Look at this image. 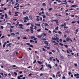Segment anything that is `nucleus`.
I'll return each mask as SVG.
<instances>
[{"label": "nucleus", "instance_id": "1", "mask_svg": "<svg viewBox=\"0 0 79 79\" xmlns=\"http://www.w3.org/2000/svg\"><path fill=\"white\" fill-rule=\"evenodd\" d=\"M66 26V23H64L63 24H61L60 25V27H64V28L65 29H68V27Z\"/></svg>", "mask_w": 79, "mask_h": 79}, {"label": "nucleus", "instance_id": "2", "mask_svg": "<svg viewBox=\"0 0 79 79\" xmlns=\"http://www.w3.org/2000/svg\"><path fill=\"white\" fill-rule=\"evenodd\" d=\"M74 76H75V77H76V79H78L79 78V74L77 73L74 74Z\"/></svg>", "mask_w": 79, "mask_h": 79}, {"label": "nucleus", "instance_id": "3", "mask_svg": "<svg viewBox=\"0 0 79 79\" xmlns=\"http://www.w3.org/2000/svg\"><path fill=\"white\" fill-rule=\"evenodd\" d=\"M46 64L47 67H49V69H52V66H51L50 64H48L47 63H46Z\"/></svg>", "mask_w": 79, "mask_h": 79}, {"label": "nucleus", "instance_id": "4", "mask_svg": "<svg viewBox=\"0 0 79 79\" xmlns=\"http://www.w3.org/2000/svg\"><path fill=\"white\" fill-rule=\"evenodd\" d=\"M66 41H67V42H68L69 40L70 42H73V40H71V39L68 37L66 38Z\"/></svg>", "mask_w": 79, "mask_h": 79}, {"label": "nucleus", "instance_id": "5", "mask_svg": "<svg viewBox=\"0 0 79 79\" xmlns=\"http://www.w3.org/2000/svg\"><path fill=\"white\" fill-rule=\"evenodd\" d=\"M26 45H28V46H29L30 47H31V48H33V45H31V44L29 43H26Z\"/></svg>", "mask_w": 79, "mask_h": 79}, {"label": "nucleus", "instance_id": "6", "mask_svg": "<svg viewBox=\"0 0 79 79\" xmlns=\"http://www.w3.org/2000/svg\"><path fill=\"white\" fill-rule=\"evenodd\" d=\"M19 26H20V27H19L20 28H22L21 29H24V28H23V25L22 24H19Z\"/></svg>", "mask_w": 79, "mask_h": 79}, {"label": "nucleus", "instance_id": "7", "mask_svg": "<svg viewBox=\"0 0 79 79\" xmlns=\"http://www.w3.org/2000/svg\"><path fill=\"white\" fill-rule=\"evenodd\" d=\"M42 36H43V35H42V34H41V35L37 36V37L38 38H39V39H41V38L42 37Z\"/></svg>", "mask_w": 79, "mask_h": 79}, {"label": "nucleus", "instance_id": "8", "mask_svg": "<svg viewBox=\"0 0 79 79\" xmlns=\"http://www.w3.org/2000/svg\"><path fill=\"white\" fill-rule=\"evenodd\" d=\"M14 8H16V10H19V6H15L14 7Z\"/></svg>", "mask_w": 79, "mask_h": 79}, {"label": "nucleus", "instance_id": "9", "mask_svg": "<svg viewBox=\"0 0 79 79\" xmlns=\"http://www.w3.org/2000/svg\"><path fill=\"white\" fill-rule=\"evenodd\" d=\"M5 18H8V15L7 14H6V13L5 14Z\"/></svg>", "mask_w": 79, "mask_h": 79}, {"label": "nucleus", "instance_id": "10", "mask_svg": "<svg viewBox=\"0 0 79 79\" xmlns=\"http://www.w3.org/2000/svg\"><path fill=\"white\" fill-rule=\"evenodd\" d=\"M78 31H79V30L77 29L75 30V34H77V32H78Z\"/></svg>", "mask_w": 79, "mask_h": 79}, {"label": "nucleus", "instance_id": "11", "mask_svg": "<svg viewBox=\"0 0 79 79\" xmlns=\"http://www.w3.org/2000/svg\"><path fill=\"white\" fill-rule=\"evenodd\" d=\"M37 63H39L40 64H42V63L41 61H39V60L38 61Z\"/></svg>", "mask_w": 79, "mask_h": 79}, {"label": "nucleus", "instance_id": "12", "mask_svg": "<svg viewBox=\"0 0 79 79\" xmlns=\"http://www.w3.org/2000/svg\"><path fill=\"white\" fill-rule=\"evenodd\" d=\"M52 40H56V38H53L52 37Z\"/></svg>", "mask_w": 79, "mask_h": 79}, {"label": "nucleus", "instance_id": "13", "mask_svg": "<svg viewBox=\"0 0 79 79\" xmlns=\"http://www.w3.org/2000/svg\"><path fill=\"white\" fill-rule=\"evenodd\" d=\"M56 22L57 25H58V24H58V23H59V22L58 21V20H56Z\"/></svg>", "mask_w": 79, "mask_h": 79}, {"label": "nucleus", "instance_id": "14", "mask_svg": "<svg viewBox=\"0 0 79 79\" xmlns=\"http://www.w3.org/2000/svg\"><path fill=\"white\" fill-rule=\"evenodd\" d=\"M60 58H61V59H63L64 58V57L63 56H60Z\"/></svg>", "mask_w": 79, "mask_h": 79}, {"label": "nucleus", "instance_id": "15", "mask_svg": "<svg viewBox=\"0 0 79 79\" xmlns=\"http://www.w3.org/2000/svg\"><path fill=\"white\" fill-rule=\"evenodd\" d=\"M11 45V43H9L6 45V46H7V47H8V46H10V45Z\"/></svg>", "mask_w": 79, "mask_h": 79}, {"label": "nucleus", "instance_id": "16", "mask_svg": "<svg viewBox=\"0 0 79 79\" xmlns=\"http://www.w3.org/2000/svg\"><path fill=\"white\" fill-rule=\"evenodd\" d=\"M41 31V29H39L38 30H37V31L38 32H40Z\"/></svg>", "mask_w": 79, "mask_h": 79}, {"label": "nucleus", "instance_id": "17", "mask_svg": "<svg viewBox=\"0 0 79 79\" xmlns=\"http://www.w3.org/2000/svg\"><path fill=\"white\" fill-rule=\"evenodd\" d=\"M29 18L30 19H33V18H32V16H31V15L29 16Z\"/></svg>", "mask_w": 79, "mask_h": 79}, {"label": "nucleus", "instance_id": "18", "mask_svg": "<svg viewBox=\"0 0 79 79\" xmlns=\"http://www.w3.org/2000/svg\"><path fill=\"white\" fill-rule=\"evenodd\" d=\"M56 61H57V62H58V63H60V61L59 60H58V59L57 58H56Z\"/></svg>", "mask_w": 79, "mask_h": 79}, {"label": "nucleus", "instance_id": "19", "mask_svg": "<svg viewBox=\"0 0 79 79\" xmlns=\"http://www.w3.org/2000/svg\"><path fill=\"white\" fill-rule=\"evenodd\" d=\"M42 16H43V18H44V19H45L46 18V16H45V15H43Z\"/></svg>", "mask_w": 79, "mask_h": 79}, {"label": "nucleus", "instance_id": "20", "mask_svg": "<svg viewBox=\"0 0 79 79\" xmlns=\"http://www.w3.org/2000/svg\"><path fill=\"white\" fill-rule=\"evenodd\" d=\"M37 62V61H36V60H35L33 62V64H35V63Z\"/></svg>", "mask_w": 79, "mask_h": 79}, {"label": "nucleus", "instance_id": "21", "mask_svg": "<svg viewBox=\"0 0 79 79\" xmlns=\"http://www.w3.org/2000/svg\"><path fill=\"white\" fill-rule=\"evenodd\" d=\"M66 33L69 34V32H70V31L67 30L66 31Z\"/></svg>", "mask_w": 79, "mask_h": 79}, {"label": "nucleus", "instance_id": "22", "mask_svg": "<svg viewBox=\"0 0 79 79\" xmlns=\"http://www.w3.org/2000/svg\"><path fill=\"white\" fill-rule=\"evenodd\" d=\"M35 26H40V24H35Z\"/></svg>", "mask_w": 79, "mask_h": 79}, {"label": "nucleus", "instance_id": "23", "mask_svg": "<svg viewBox=\"0 0 79 79\" xmlns=\"http://www.w3.org/2000/svg\"><path fill=\"white\" fill-rule=\"evenodd\" d=\"M45 26H49V25H48V24L47 23H44Z\"/></svg>", "mask_w": 79, "mask_h": 79}, {"label": "nucleus", "instance_id": "24", "mask_svg": "<svg viewBox=\"0 0 79 79\" xmlns=\"http://www.w3.org/2000/svg\"><path fill=\"white\" fill-rule=\"evenodd\" d=\"M64 46H65V47H66V48H68V46L66 44H64Z\"/></svg>", "mask_w": 79, "mask_h": 79}, {"label": "nucleus", "instance_id": "25", "mask_svg": "<svg viewBox=\"0 0 79 79\" xmlns=\"http://www.w3.org/2000/svg\"><path fill=\"white\" fill-rule=\"evenodd\" d=\"M58 27H56L55 28V30H58Z\"/></svg>", "mask_w": 79, "mask_h": 79}, {"label": "nucleus", "instance_id": "26", "mask_svg": "<svg viewBox=\"0 0 79 79\" xmlns=\"http://www.w3.org/2000/svg\"><path fill=\"white\" fill-rule=\"evenodd\" d=\"M58 33L60 34H62V32L60 31L58 32Z\"/></svg>", "mask_w": 79, "mask_h": 79}, {"label": "nucleus", "instance_id": "27", "mask_svg": "<svg viewBox=\"0 0 79 79\" xmlns=\"http://www.w3.org/2000/svg\"><path fill=\"white\" fill-rule=\"evenodd\" d=\"M30 30L31 31V33H33L34 32L33 30L31 29Z\"/></svg>", "mask_w": 79, "mask_h": 79}, {"label": "nucleus", "instance_id": "28", "mask_svg": "<svg viewBox=\"0 0 79 79\" xmlns=\"http://www.w3.org/2000/svg\"><path fill=\"white\" fill-rule=\"evenodd\" d=\"M76 6H77L75 5H73L71 6L72 7H75Z\"/></svg>", "mask_w": 79, "mask_h": 79}, {"label": "nucleus", "instance_id": "29", "mask_svg": "<svg viewBox=\"0 0 79 79\" xmlns=\"http://www.w3.org/2000/svg\"><path fill=\"white\" fill-rule=\"evenodd\" d=\"M29 31H30L29 29H28L26 30V32H29Z\"/></svg>", "mask_w": 79, "mask_h": 79}, {"label": "nucleus", "instance_id": "30", "mask_svg": "<svg viewBox=\"0 0 79 79\" xmlns=\"http://www.w3.org/2000/svg\"><path fill=\"white\" fill-rule=\"evenodd\" d=\"M11 35H15V34L14 33H12L11 34Z\"/></svg>", "mask_w": 79, "mask_h": 79}, {"label": "nucleus", "instance_id": "31", "mask_svg": "<svg viewBox=\"0 0 79 79\" xmlns=\"http://www.w3.org/2000/svg\"><path fill=\"white\" fill-rule=\"evenodd\" d=\"M53 32H55V33H57V31H55V30H53Z\"/></svg>", "mask_w": 79, "mask_h": 79}, {"label": "nucleus", "instance_id": "32", "mask_svg": "<svg viewBox=\"0 0 79 79\" xmlns=\"http://www.w3.org/2000/svg\"><path fill=\"white\" fill-rule=\"evenodd\" d=\"M13 21H17V19H13Z\"/></svg>", "mask_w": 79, "mask_h": 79}, {"label": "nucleus", "instance_id": "33", "mask_svg": "<svg viewBox=\"0 0 79 79\" xmlns=\"http://www.w3.org/2000/svg\"><path fill=\"white\" fill-rule=\"evenodd\" d=\"M23 40H25V39H27V38L26 37H24L23 38Z\"/></svg>", "mask_w": 79, "mask_h": 79}, {"label": "nucleus", "instance_id": "34", "mask_svg": "<svg viewBox=\"0 0 79 79\" xmlns=\"http://www.w3.org/2000/svg\"><path fill=\"white\" fill-rule=\"evenodd\" d=\"M14 74H15V76H17V73H16V72H14Z\"/></svg>", "mask_w": 79, "mask_h": 79}, {"label": "nucleus", "instance_id": "35", "mask_svg": "<svg viewBox=\"0 0 79 79\" xmlns=\"http://www.w3.org/2000/svg\"><path fill=\"white\" fill-rule=\"evenodd\" d=\"M71 50V49L69 48V52H73V51H72V50Z\"/></svg>", "mask_w": 79, "mask_h": 79}, {"label": "nucleus", "instance_id": "36", "mask_svg": "<svg viewBox=\"0 0 79 79\" xmlns=\"http://www.w3.org/2000/svg\"><path fill=\"white\" fill-rule=\"evenodd\" d=\"M59 45H61V46H63L64 45L63 44H61V43H59Z\"/></svg>", "mask_w": 79, "mask_h": 79}, {"label": "nucleus", "instance_id": "37", "mask_svg": "<svg viewBox=\"0 0 79 79\" xmlns=\"http://www.w3.org/2000/svg\"><path fill=\"white\" fill-rule=\"evenodd\" d=\"M59 41L60 42H63V40L61 39H60L59 40Z\"/></svg>", "mask_w": 79, "mask_h": 79}, {"label": "nucleus", "instance_id": "38", "mask_svg": "<svg viewBox=\"0 0 79 79\" xmlns=\"http://www.w3.org/2000/svg\"><path fill=\"white\" fill-rule=\"evenodd\" d=\"M42 49H43V50L44 51V52H46L45 49L44 48H42Z\"/></svg>", "mask_w": 79, "mask_h": 79}, {"label": "nucleus", "instance_id": "39", "mask_svg": "<svg viewBox=\"0 0 79 79\" xmlns=\"http://www.w3.org/2000/svg\"><path fill=\"white\" fill-rule=\"evenodd\" d=\"M56 40H60V39H59V38H58V37H56Z\"/></svg>", "mask_w": 79, "mask_h": 79}, {"label": "nucleus", "instance_id": "40", "mask_svg": "<svg viewBox=\"0 0 79 79\" xmlns=\"http://www.w3.org/2000/svg\"><path fill=\"white\" fill-rule=\"evenodd\" d=\"M57 2H58V3H61V2L62 1H60V0H58V1H57Z\"/></svg>", "mask_w": 79, "mask_h": 79}, {"label": "nucleus", "instance_id": "41", "mask_svg": "<svg viewBox=\"0 0 79 79\" xmlns=\"http://www.w3.org/2000/svg\"><path fill=\"white\" fill-rule=\"evenodd\" d=\"M52 52H53V53H55V50H52Z\"/></svg>", "mask_w": 79, "mask_h": 79}, {"label": "nucleus", "instance_id": "42", "mask_svg": "<svg viewBox=\"0 0 79 79\" xmlns=\"http://www.w3.org/2000/svg\"><path fill=\"white\" fill-rule=\"evenodd\" d=\"M24 19H28V18L27 17V16H26V17H25L24 18Z\"/></svg>", "mask_w": 79, "mask_h": 79}, {"label": "nucleus", "instance_id": "43", "mask_svg": "<svg viewBox=\"0 0 79 79\" xmlns=\"http://www.w3.org/2000/svg\"><path fill=\"white\" fill-rule=\"evenodd\" d=\"M48 43H45V45H47L48 46Z\"/></svg>", "mask_w": 79, "mask_h": 79}, {"label": "nucleus", "instance_id": "44", "mask_svg": "<svg viewBox=\"0 0 79 79\" xmlns=\"http://www.w3.org/2000/svg\"><path fill=\"white\" fill-rule=\"evenodd\" d=\"M42 5H43V6H46V4H45V3H43Z\"/></svg>", "mask_w": 79, "mask_h": 79}, {"label": "nucleus", "instance_id": "45", "mask_svg": "<svg viewBox=\"0 0 79 79\" xmlns=\"http://www.w3.org/2000/svg\"><path fill=\"white\" fill-rule=\"evenodd\" d=\"M11 12H10V11H9V14H10V15L11 16H12V15H11Z\"/></svg>", "mask_w": 79, "mask_h": 79}, {"label": "nucleus", "instance_id": "46", "mask_svg": "<svg viewBox=\"0 0 79 79\" xmlns=\"http://www.w3.org/2000/svg\"><path fill=\"white\" fill-rule=\"evenodd\" d=\"M46 15H47V16H49V15H48V12L46 13Z\"/></svg>", "mask_w": 79, "mask_h": 79}, {"label": "nucleus", "instance_id": "47", "mask_svg": "<svg viewBox=\"0 0 79 79\" xmlns=\"http://www.w3.org/2000/svg\"><path fill=\"white\" fill-rule=\"evenodd\" d=\"M35 37L34 36H32L31 37V39H34V38Z\"/></svg>", "mask_w": 79, "mask_h": 79}, {"label": "nucleus", "instance_id": "48", "mask_svg": "<svg viewBox=\"0 0 79 79\" xmlns=\"http://www.w3.org/2000/svg\"><path fill=\"white\" fill-rule=\"evenodd\" d=\"M31 25L32 27H34V25L33 24V23H31Z\"/></svg>", "mask_w": 79, "mask_h": 79}, {"label": "nucleus", "instance_id": "49", "mask_svg": "<svg viewBox=\"0 0 79 79\" xmlns=\"http://www.w3.org/2000/svg\"><path fill=\"white\" fill-rule=\"evenodd\" d=\"M5 37V36L4 35H2L1 37V39H3V38H4Z\"/></svg>", "mask_w": 79, "mask_h": 79}, {"label": "nucleus", "instance_id": "50", "mask_svg": "<svg viewBox=\"0 0 79 79\" xmlns=\"http://www.w3.org/2000/svg\"><path fill=\"white\" fill-rule=\"evenodd\" d=\"M74 16H75L74 15H71V17H74Z\"/></svg>", "mask_w": 79, "mask_h": 79}, {"label": "nucleus", "instance_id": "51", "mask_svg": "<svg viewBox=\"0 0 79 79\" xmlns=\"http://www.w3.org/2000/svg\"><path fill=\"white\" fill-rule=\"evenodd\" d=\"M43 35L44 36H46V35H47V34L45 33H44L43 34Z\"/></svg>", "mask_w": 79, "mask_h": 79}, {"label": "nucleus", "instance_id": "52", "mask_svg": "<svg viewBox=\"0 0 79 79\" xmlns=\"http://www.w3.org/2000/svg\"><path fill=\"white\" fill-rule=\"evenodd\" d=\"M28 49L29 50H32V49L31 48H29Z\"/></svg>", "mask_w": 79, "mask_h": 79}, {"label": "nucleus", "instance_id": "53", "mask_svg": "<svg viewBox=\"0 0 79 79\" xmlns=\"http://www.w3.org/2000/svg\"><path fill=\"white\" fill-rule=\"evenodd\" d=\"M29 76H32V73H30L29 74Z\"/></svg>", "mask_w": 79, "mask_h": 79}, {"label": "nucleus", "instance_id": "54", "mask_svg": "<svg viewBox=\"0 0 79 79\" xmlns=\"http://www.w3.org/2000/svg\"><path fill=\"white\" fill-rule=\"evenodd\" d=\"M1 29H3V28H4L3 26H1Z\"/></svg>", "mask_w": 79, "mask_h": 79}, {"label": "nucleus", "instance_id": "55", "mask_svg": "<svg viewBox=\"0 0 79 79\" xmlns=\"http://www.w3.org/2000/svg\"><path fill=\"white\" fill-rule=\"evenodd\" d=\"M19 34V32H17L15 33V34Z\"/></svg>", "mask_w": 79, "mask_h": 79}, {"label": "nucleus", "instance_id": "56", "mask_svg": "<svg viewBox=\"0 0 79 79\" xmlns=\"http://www.w3.org/2000/svg\"><path fill=\"white\" fill-rule=\"evenodd\" d=\"M49 55H52V52H49Z\"/></svg>", "mask_w": 79, "mask_h": 79}, {"label": "nucleus", "instance_id": "57", "mask_svg": "<svg viewBox=\"0 0 79 79\" xmlns=\"http://www.w3.org/2000/svg\"><path fill=\"white\" fill-rule=\"evenodd\" d=\"M69 75H70V74H71L72 73L71 72H69L68 73Z\"/></svg>", "mask_w": 79, "mask_h": 79}, {"label": "nucleus", "instance_id": "58", "mask_svg": "<svg viewBox=\"0 0 79 79\" xmlns=\"http://www.w3.org/2000/svg\"><path fill=\"white\" fill-rule=\"evenodd\" d=\"M13 31V30L12 29H10V32H11Z\"/></svg>", "mask_w": 79, "mask_h": 79}, {"label": "nucleus", "instance_id": "59", "mask_svg": "<svg viewBox=\"0 0 79 79\" xmlns=\"http://www.w3.org/2000/svg\"><path fill=\"white\" fill-rule=\"evenodd\" d=\"M2 47L3 48H5V45L3 44L2 46Z\"/></svg>", "mask_w": 79, "mask_h": 79}, {"label": "nucleus", "instance_id": "60", "mask_svg": "<svg viewBox=\"0 0 79 79\" xmlns=\"http://www.w3.org/2000/svg\"><path fill=\"white\" fill-rule=\"evenodd\" d=\"M36 20V21H40V19L39 18H37Z\"/></svg>", "mask_w": 79, "mask_h": 79}, {"label": "nucleus", "instance_id": "61", "mask_svg": "<svg viewBox=\"0 0 79 79\" xmlns=\"http://www.w3.org/2000/svg\"><path fill=\"white\" fill-rule=\"evenodd\" d=\"M30 28L31 29H34V28H33V27H30Z\"/></svg>", "mask_w": 79, "mask_h": 79}, {"label": "nucleus", "instance_id": "62", "mask_svg": "<svg viewBox=\"0 0 79 79\" xmlns=\"http://www.w3.org/2000/svg\"><path fill=\"white\" fill-rule=\"evenodd\" d=\"M26 12H24V11H23V14H26Z\"/></svg>", "mask_w": 79, "mask_h": 79}, {"label": "nucleus", "instance_id": "63", "mask_svg": "<svg viewBox=\"0 0 79 79\" xmlns=\"http://www.w3.org/2000/svg\"><path fill=\"white\" fill-rule=\"evenodd\" d=\"M23 21L24 23H27V21L26 20H24Z\"/></svg>", "mask_w": 79, "mask_h": 79}, {"label": "nucleus", "instance_id": "64", "mask_svg": "<svg viewBox=\"0 0 79 79\" xmlns=\"http://www.w3.org/2000/svg\"><path fill=\"white\" fill-rule=\"evenodd\" d=\"M62 79H66V78H65V77H63Z\"/></svg>", "mask_w": 79, "mask_h": 79}]
</instances>
